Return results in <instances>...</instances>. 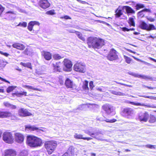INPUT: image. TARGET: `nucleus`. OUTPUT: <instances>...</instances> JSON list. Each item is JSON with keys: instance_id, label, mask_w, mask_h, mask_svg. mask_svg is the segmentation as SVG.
I'll return each mask as SVG.
<instances>
[{"instance_id": "1", "label": "nucleus", "mask_w": 156, "mask_h": 156, "mask_svg": "<svg viewBox=\"0 0 156 156\" xmlns=\"http://www.w3.org/2000/svg\"><path fill=\"white\" fill-rule=\"evenodd\" d=\"M87 44L90 48L99 49L104 45V41L96 37H90L87 39Z\"/></svg>"}, {"instance_id": "2", "label": "nucleus", "mask_w": 156, "mask_h": 156, "mask_svg": "<svg viewBox=\"0 0 156 156\" xmlns=\"http://www.w3.org/2000/svg\"><path fill=\"white\" fill-rule=\"evenodd\" d=\"M57 146L56 142L54 141H48L45 144V147L46 148L48 154H51L54 151Z\"/></svg>"}, {"instance_id": "3", "label": "nucleus", "mask_w": 156, "mask_h": 156, "mask_svg": "<svg viewBox=\"0 0 156 156\" xmlns=\"http://www.w3.org/2000/svg\"><path fill=\"white\" fill-rule=\"evenodd\" d=\"M134 113L133 109L131 108H124L122 112V115L128 118L131 119Z\"/></svg>"}, {"instance_id": "4", "label": "nucleus", "mask_w": 156, "mask_h": 156, "mask_svg": "<svg viewBox=\"0 0 156 156\" xmlns=\"http://www.w3.org/2000/svg\"><path fill=\"white\" fill-rule=\"evenodd\" d=\"M102 108L107 115H113L115 114V109L112 105H105L103 106Z\"/></svg>"}, {"instance_id": "5", "label": "nucleus", "mask_w": 156, "mask_h": 156, "mask_svg": "<svg viewBox=\"0 0 156 156\" xmlns=\"http://www.w3.org/2000/svg\"><path fill=\"white\" fill-rule=\"evenodd\" d=\"M117 51L113 48L111 49L107 56V58L111 61L114 60L118 59Z\"/></svg>"}, {"instance_id": "6", "label": "nucleus", "mask_w": 156, "mask_h": 156, "mask_svg": "<svg viewBox=\"0 0 156 156\" xmlns=\"http://www.w3.org/2000/svg\"><path fill=\"white\" fill-rule=\"evenodd\" d=\"M3 139L6 143L11 144L13 142V137L10 132H5L3 135Z\"/></svg>"}, {"instance_id": "7", "label": "nucleus", "mask_w": 156, "mask_h": 156, "mask_svg": "<svg viewBox=\"0 0 156 156\" xmlns=\"http://www.w3.org/2000/svg\"><path fill=\"white\" fill-rule=\"evenodd\" d=\"M139 27L141 29L147 30H150L155 29L154 26L152 24L148 25L144 21H141L140 23Z\"/></svg>"}, {"instance_id": "8", "label": "nucleus", "mask_w": 156, "mask_h": 156, "mask_svg": "<svg viewBox=\"0 0 156 156\" xmlns=\"http://www.w3.org/2000/svg\"><path fill=\"white\" fill-rule=\"evenodd\" d=\"M149 117L148 112H140L138 115V118L140 122H146Z\"/></svg>"}, {"instance_id": "9", "label": "nucleus", "mask_w": 156, "mask_h": 156, "mask_svg": "<svg viewBox=\"0 0 156 156\" xmlns=\"http://www.w3.org/2000/svg\"><path fill=\"white\" fill-rule=\"evenodd\" d=\"M19 115L21 116L25 117L32 115L31 113L29 112L27 110L24 108H21L19 110Z\"/></svg>"}, {"instance_id": "10", "label": "nucleus", "mask_w": 156, "mask_h": 156, "mask_svg": "<svg viewBox=\"0 0 156 156\" xmlns=\"http://www.w3.org/2000/svg\"><path fill=\"white\" fill-rule=\"evenodd\" d=\"M128 73L135 77L142 78L146 80H152V77L145 75H141L132 72H128Z\"/></svg>"}, {"instance_id": "11", "label": "nucleus", "mask_w": 156, "mask_h": 156, "mask_svg": "<svg viewBox=\"0 0 156 156\" xmlns=\"http://www.w3.org/2000/svg\"><path fill=\"white\" fill-rule=\"evenodd\" d=\"M39 5L40 7L45 9L48 8L50 4L47 0H41L39 2Z\"/></svg>"}, {"instance_id": "12", "label": "nucleus", "mask_w": 156, "mask_h": 156, "mask_svg": "<svg viewBox=\"0 0 156 156\" xmlns=\"http://www.w3.org/2000/svg\"><path fill=\"white\" fill-rule=\"evenodd\" d=\"M103 134L100 132H96L94 133V134L93 135L92 137L100 140L108 141V140L105 139L103 138Z\"/></svg>"}, {"instance_id": "13", "label": "nucleus", "mask_w": 156, "mask_h": 156, "mask_svg": "<svg viewBox=\"0 0 156 156\" xmlns=\"http://www.w3.org/2000/svg\"><path fill=\"white\" fill-rule=\"evenodd\" d=\"M36 137L34 136H29L27 137V143L28 145L31 147H33L34 145V141Z\"/></svg>"}, {"instance_id": "14", "label": "nucleus", "mask_w": 156, "mask_h": 156, "mask_svg": "<svg viewBox=\"0 0 156 156\" xmlns=\"http://www.w3.org/2000/svg\"><path fill=\"white\" fill-rule=\"evenodd\" d=\"M16 151L12 149H7L5 151V156H16Z\"/></svg>"}, {"instance_id": "15", "label": "nucleus", "mask_w": 156, "mask_h": 156, "mask_svg": "<svg viewBox=\"0 0 156 156\" xmlns=\"http://www.w3.org/2000/svg\"><path fill=\"white\" fill-rule=\"evenodd\" d=\"M16 141L18 143H22L24 140L23 136L21 133H17L15 134Z\"/></svg>"}, {"instance_id": "16", "label": "nucleus", "mask_w": 156, "mask_h": 156, "mask_svg": "<svg viewBox=\"0 0 156 156\" xmlns=\"http://www.w3.org/2000/svg\"><path fill=\"white\" fill-rule=\"evenodd\" d=\"M25 130L26 131H28L29 130L32 131L36 130L37 132H40L41 130L39 129L38 128L35 127L34 126H31L30 125H28L25 126Z\"/></svg>"}, {"instance_id": "17", "label": "nucleus", "mask_w": 156, "mask_h": 156, "mask_svg": "<svg viewBox=\"0 0 156 156\" xmlns=\"http://www.w3.org/2000/svg\"><path fill=\"white\" fill-rule=\"evenodd\" d=\"M64 65L66 68H71L73 66L72 62L69 60L65 58L63 62Z\"/></svg>"}, {"instance_id": "18", "label": "nucleus", "mask_w": 156, "mask_h": 156, "mask_svg": "<svg viewBox=\"0 0 156 156\" xmlns=\"http://www.w3.org/2000/svg\"><path fill=\"white\" fill-rule=\"evenodd\" d=\"M42 55L47 60H49L51 58V55L49 52L44 51L42 52Z\"/></svg>"}, {"instance_id": "19", "label": "nucleus", "mask_w": 156, "mask_h": 156, "mask_svg": "<svg viewBox=\"0 0 156 156\" xmlns=\"http://www.w3.org/2000/svg\"><path fill=\"white\" fill-rule=\"evenodd\" d=\"M73 83L69 78H67L65 80V85L67 88H73Z\"/></svg>"}, {"instance_id": "20", "label": "nucleus", "mask_w": 156, "mask_h": 156, "mask_svg": "<svg viewBox=\"0 0 156 156\" xmlns=\"http://www.w3.org/2000/svg\"><path fill=\"white\" fill-rule=\"evenodd\" d=\"M12 46L14 48L21 50H23L25 48L23 44L19 43H15L13 44Z\"/></svg>"}, {"instance_id": "21", "label": "nucleus", "mask_w": 156, "mask_h": 156, "mask_svg": "<svg viewBox=\"0 0 156 156\" xmlns=\"http://www.w3.org/2000/svg\"><path fill=\"white\" fill-rule=\"evenodd\" d=\"M74 137L78 139H83L84 140H89L92 139V138L90 137H83V135L81 134H77L76 133L74 136Z\"/></svg>"}, {"instance_id": "22", "label": "nucleus", "mask_w": 156, "mask_h": 156, "mask_svg": "<svg viewBox=\"0 0 156 156\" xmlns=\"http://www.w3.org/2000/svg\"><path fill=\"white\" fill-rule=\"evenodd\" d=\"M35 24L39 25V23L38 22L35 21H32L29 22L27 27L28 30L30 31H32L33 26Z\"/></svg>"}, {"instance_id": "23", "label": "nucleus", "mask_w": 156, "mask_h": 156, "mask_svg": "<svg viewBox=\"0 0 156 156\" xmlns=\"http://www.w3.org/2000/svg\"><path fill=\"white\" fill-rule=\"evenodd\" d=\"M123 9H126V11L127 14L134 13L135 11L130 7L128 6H124L122 7Z\"/></svg>"}, {"instance_id": "24", "label": "nucleus", "mask_w": 156, "mask_h": 156, "mask_svg": "<svg viewBox=\"0 0 156 156\" xmlns=\"http://www.w3.org/2000/svg\"><path fill=\"white\" fill-rule=\"evenodd\" d=\"M97 119L98 120H100L102 121H105L107 122L110 123L114 122H116V120L115 119H112L110 120L108 119H106L105 117H104V118H103L101 117H97Z\"/></svg>"}, {"instance_id": "25", "label": "nucleus", "mask_w": 156, "mask_h": 156, "mask_svg": "<svg viewBox=\"0 0 156 156\" xmlns=\"http://www.w3.org/2000/svg\"><path fill=\"white\" fill-rule=\"evenodd\" d=\"M85 67V64L82 62H77L74 66L73 68H83Z\"/></svg>"}, {"instance_id": "26", "label": "nucleus", "mask_w": 156, "mask_h": 156, "mask_svg": "<svg viewBox=\"0 0 156 156\" xmlns=\"http://www.w3.org/2000/svg\"><path fill=\"white\" fill-rule=\"evenodd\" d=\"M86 106V105L85 104L81 105H79L77 108L74 109L73 112H79L85 108Z\"/></svg>"}, {"instance_id": "27", "label": "nucleus", "mask_w": 156, "mask_h": 156, "mask_svg": "<svg viewBox=\"0 0 156 156\" xmlns=\"http://www.w3.org/2000/svg\"><path fill=\"white\" fill-rule=\"evenodd\" d=\"M33 147L40 146L42 144L41 140L37 137H36V139H35L34 144Z\"/></svg>"}, {"instance_id": "28", "label": "nucleus", "mask_w": 156, "mask_h": 156, "mask_svg": "<svg viewBox=\"0 0 156 156\" xmlns=\"http://www.w3.org/2000/svg\"><path fill=\"white\" fill-rule=\"evenodd\" d=\"M73 152V147H72L69 148L67 152L65 153L62 156H72V153Z\"/></svg>"}, {"instance_id": "29", "label": "nucleus", "mask_w": 156, "mask_h": 156, "mask_svg": "<svg viewBox=\"0 0 156 156\" xmlns=\"http://www.w3.org/2000/svg\"><path fill=\"white\" fill-rule=\"evenodd\" d=\"M150 10L147 9H144L143 10L139 12L138 13V16L140 17H142L144 16V13L146 12H150Z\"/></svg>"}, {"instance_id": "30", "label": "nucleus", "mask_w": 156, "mask_h": 156, "mask_svg": "<svg viewBox=\"0 0 156 156\" xmlns=\"http://www.w3.org/2000/svg\"><path fill=\"white\" fill-rule=\"evenodd\" d=\"M11 115V113L8 112H2L0 111V117L4 118Z\"/></svg>"}, {"instance_id": "31", "label": "nucleus", "mask_w": 156, "mask_h": 156, "mask_svg": "<svg viewBox=\"0 0 156 156\" xmlns=\"http://www.w3.org/2000/svg\"><path fill=\"white\" fill-rule=\"evenodd\" d=\"M6 14L7 15H8L11 18V19H12L15 18V16L16 14L14 12L12 11L7 12H6Z\"/></svg>"}, {"instance_id": "32", "label": "nucleus", "mask_w": 156, "mask_h": 156, "mask_svg": "<svg viewBox=\"0 0 156 156\" xmlns=\"http://www.w3.org/2000/svg\"><path fill=\"white\" fill-rule=\"evenodd\" d=\"M131 104L133 105H134L136 106H147L148 107H150V108H154V107H153L152 105H144V104H141L140 103H136L134 102H131Z\"/></svg>"}, {"instance_id": "33", "label": "nucleus", "mask_w": 156, "mask_h": 156, "mask_svg": "<svg viewBox=\"0 0 156 156\" xmlns=\"http://www.w3.org/2000/svg\"><path fill=\"white\" fill-rule=\"evenodd\" d=\"M20 64L24 67H27L28 68H32L31 64L30 62H21Z\"/></svg>"}, {"instance_id": "34", "label": "nucleus", "mask_w": 156, "mask_h": 156, "mask_svg": "<svg viewBox=\"0 0 156 156\" xmlns=\"http://www.w3.org/2000/svg\"><path fill=\"white\" fill-rule=\"evenodd\" d=\"M76 34L80 39L83 41H85V38L83 36L82 34L80 32L78 31L76 32Z\"/></svg>"}, {"instance_id": "35", "label": "nucleus", "mask_w": 156, "mask_h": 156, "mask_svg": "<svg viewBox=\"0 0 156 156\" xmlns=\"http://www.w3.org/2000/svg\"><path fill=\"white\" fill-rule=\"evenodd\" d=\"M115 12L116 13V16L117 17H119L122 14V10L120 9H116L115 11Z\"/></svg>"}, {"instance_id": "36", "label": "nucleus", "mask_w": 156, "mask_h": 156, "mask_svg": "<svg viewBox=\"0 0 156 156\" xmlns=\"http://www.w3.org/2000/svg\"><path fill=\"white\" fill-rule=\"evenodd\" d=\"M23 87H24L25 88H27L28 89H32V90H38V91H41V90L38 89V88H34V87L31 86H30L26 85H24L23 86Z\"/></svg>"}, {"instance_id": "37", "label": "nucleus", "mask_w": 156, "mask_h": 156, "mask_svg": "<svg viewBox=\"0 0 156 156\" xmlns=\"http://www.w3.org/2000/svg\"><path fill=\"white\" fill-rule=\"evenodd\" d=\"M156 121V118L155 117L152 115H150V119L149 122L150 123H154Z\"/></svg>"}, {"instance_id": "38", "label": "nucleus", "mask_w": 156, "mask_h": 156, "mask_svg": "<svg viewBox=\"0 0 156 156\" xmlns=\"http://www.w3.org/2000/svg\"><path fill=\"white\" fill-rule=\"evenodd\" d=\"M27 92L25 91L21 92H17L16 93V95L18 97H21L23 95L25 96H27Z\"/></svg>"}, {"instance_id": "39", "label": "nucleus", "mask_w": 156, "mask_h": 156, "mask_svg": "<svg viewBox=\"0 0 156 156\" xmlns=\"http://www.w3.org/2000/svg\"><path fill=\"white\" fill-rule=\"evenodd\" d=\"M112 94L116 95L123 96L125 95V94L123 93L120 92H118L113 90L112 91Z\"/></svg>"}, {"instance_id": "40", "label": "nucleus", "mask_w": 156, "mask_h": 156, "mask_svg": "<svg viewBox=\"0 0 156 156\" xmlns=\"http://www.w3.org/2000/svg\"><path fill=\"white\" fill-rule=\"evenodd\" d=\"M53 57L55 59V60H59L62 58L61 56L57 54H55L53 55Z\"/></svg>"}, {"instance_id": "41", "label": "nucleus", "mask_w": 156, "mask_h": 156, "mask_svg": "<svg viewBox=\"0 0 156 156\" xmlns=\"http://www.w3.org/2000/svg\"><path fill=\"white\" fill-rule=\"evenodd\" d=\"M27 26V23L26 22H20L17 26H20L26 27Z\"/></svg>"}, {"instance_id": "42", "label": "nucleus", "mask_w": 156, "mask_h": 156, "mask_svg": "<svg viewBox=\"0 0 156 156\" xmlns=\"http://www.w3.org/2000/svg\"><path fill=\"white\" fill-rule=\"evenodd\" d=\"M61 63L60 62H55L53 64V67L55 68H60L61 67Z\"/></svg>"}, {"instance_id": "43", "label": "nucleus", "mask_w": 156, "mask_h": 156, "mask_svg": "<svg viewBox=\"0 0 156 156\" xmlns=\"http://www.w3.org/2000/svg\"><path fill=\"white\" fill-rule=\"evenodd\" d=\"M129 24L133 26H135V23L134 22V20L133 18H130L129 20Z\"/></svg>"}, {"instance_id": "44", "label": "nucleus", "mask_w": 156, "mask_h": 156, "mask_svg": "<svg viewBox=\"0 0 156 156\" xmlns=\"http://www.w3.org/2000/svg\"><path fill=\"white\" fill-rule=\"evenodd\" d=\"M88 81L86 80L84 82L83 86V88L85 90H87L88 89Z\"/></svg>"}, {"instance_id": "45", "label": "nucleus", "mask_w": 156, "mask_h": 156, "mask_svg": "<svg viewBox=\"0 0 156 156\" xmlns=\"http://www.w3.org/2000/svg\"><path fill=\"white\" fill-rule=\"evenodd\" d=\"M27 152L26 151H22L20 153L18 156H27Z\"/></svg>"}, {"instance_id": "46", "label": "nucleus", "mask_w": 156, "mask_h": 156, "mask_svg": "<svg viewBox=\"0 0 156 156\" xmlns=\"http://www.w3.org/2000/svg\"><path fill=\"white\" fill-rule=\"evenodd\" d=\"M140 96L145 98H148L156 100V97L152 96H147L146 95Z\"/></svg>"}, {"instance_id": "47", "label": "nucleus", "mask_w": 156, "mask_h": 156, "mask_svg": "<svg viewBox=\"0 0 156 156\" xmlns=\"http://www.w3.org/2000/svg\"><path fill=\"white\" fill-rule=\"evenodd\" d=\"M136 9L138 10L140 8H142L144 7V6L143 4H137L136 5Z\"/></svg>"}, {"instance_id": "48", "label": "nucleus", "mask_w": 156, "mask_h": 156, "mask_svg": "<svg viewBox=\"0 0 156 156\" xmlns=\"http://www.w3.org/2000/svg\"><path fill=\"white\" fill-rule=\"evenodd\" d=\"M14 89V87L13 86L9 87L7 89V92L8 93H9L12 91Z\"/></svg>"}, {"instance_id": "49", "label": "nucleus", "mask_w": 156, "mask_h": 156, "mask_svg": "<svg viewBox=\"0 0 156 156\" xmlns=\"http://www.w3.org/2000/svg\"><path fill=\"white\" fill-rule=\"evenodd\" d=\"M84 132L85 133L88 134L90 136L92 137L93 136V135H94V133H91L90 131L88 130H85Z\"/></svg>"}, {"instance_id": "50", "label": "nucleus", "mask_w": 156, "mask_h": 156, "mask_svg": "<svg viewBox=\"0 0 156 156\" xmlns=\"http://www.w3.org/2000/svg\"><path fill=\"white\" fill-rule=\"evenodd\" d=\"M125 58L126 61V62L128 63H130L131 61V59L130 58L126 56H124Z\"/></svg>"}, {"instance_id": "51", "label": "nucleus", "mask_w": 156, "mask_h": 156, "mask_svg": "<svg viewBox=\"0 0 156 156\" xmlns=\"http://www.w3.org/2000/svg\"><path fill=\"white\" fill-rule=\"evenodd\" d=\"M54 10H51L48 11L46 12V13L47 14L52 15L54 14Z\"/></svg>"}, {"instance_id": "52", "label": "nucleus", "mask_w": 156, "mask_h": 156, "mask_svg": "<svg viewBox=\"0 0 156 156\" xmlns=\"http://www.w3.org/2000/svg\"><path fill=\"white\" fill-rule=\"evenodd\" d=\"M24 54L27 55H30L31 53L30 52V51L28 50L27 49H26L24 51Z\"/></svg>"}, {"instance_id": "53", "label": "nucleus", "mask_w": 156, "mask_h": 156, "mask_svg": "<svg viewBox=\"0 0 156 156\" xmlns=\"http://www.w3.org/2000/svg\"><path fill=\"white\" fill-rule=\"evenodd\" d=\"M76 71H79L81 73H84L85 71L84 70V69H74Z\"/></svg>"}, {"instance_id": "54", "label": "nucleus", "mask_w": 156, "mask_h": 156, "mask_svg": "<svg viewBox=\"0 0 156 156\" xmlns=\"http://www.w3.org/2000/svg\"><path fill=\"white\" fill-rule=\"evenodd\" d=\"M0 53L2 55H3L6 57H8L9 55V54L6 52H3L2 51H0Z\"/></svg>"}, {"instance_id": "55", "label": "nucleus", "mask_w": 156, "mask_h": 156, "mask_svg": "<svg viewBox=\"0 0 156 156\" xmlns=\"http://www.w3.org/2000/svg\"><path fill=\"white\" fill-rule=\"evenodd\" d=\"M4 104L6 107L9 108H10L11 105V104L7 102H4Z\"/></svg>"}, {"instance_id": "56", "label": "nucleus", "mask_w": 156, "mask_h": 156, "mask_svg": "<svg viewBox=\"0 0 156 156\" xmlns=\"http://www.w3.org/2000/svg\"><path fill=\"white\" fill-rule=\"evenodd\" d=\"M148 20L151 22H154L155 21V19L151 17H149L147 18Z\"/></svg>"}, {"instance_id": "57", "label": "nucleus", "mask_w": 156, "mask_h": 156, "mask_svg": "<svg viewBox=\"0 0 156 156\" xmlns=\"http://www.w3.org/2000/svg\"><path fill=\"white\" fill-rule=\"evenodd\" d=\"M4 10V8L1 5H0V13L1 14Z\"/></svg>"}, {"instance_id": "58", "label": "nucleus", "mask_w": 156, "mask_h": 156, "mask_svg": "<svg viewBox=\"0 0 156 156\" xmlns=\"http://www.w3.org/2000/svg\"><path fill=\"white\" fill-rule=\"evenodd\" d=\"M89 86L90 88L91 89H92L93 87H94L93 85V82L92 81H91L89 83Z\"/></svg>"}, {"instance_id": "59", "label": "nucleus", "mask_w": 156, "mask_h": 156, "mask_svg": "<svg viewBox=\"0 0 156 156\" xmlns=\"http://www.w3.org/2000/svg\"><path fill=\"white\" fill-rule=\"evenodd\" d=\"M154 145H147L146 146V147H147L150 148H155V147H154Z\"/></svg>"}, {"instance_id": "60", "label": "nucleus", "mask_w": 156, "mask_h": 156, "mask_svg": "<svg viewBox=\"0 0 156 156\" xmlns=\"http://www.w3.org/2000/svg\"><path fill=\"white\" fill-rule=\"evenodd\" d=\"M122 30L123 31H129V29L126 27H123L122 28Z\"/></svg>"}, {"instance_id": "61", "label": "nucleus", "mask_w": 156, "mask_h": 156, "mask_svg": "<svg viewBox=\"0 0 156 156\" xmlns=\"http://www.w3.org/2000/svg\"><path fill=\"white\" fill-rule=\"evenodd\" d=\"M78 2L81 3L83 4H87V3L85 1H82L80 0H76Z\"/></svg>"}, {"instance_id": "62", "label": "nucleus", "mask_w": 156, "mask_h": 156, "mask_svg": "<svg viewBox=\"0 0 156 156\" xmlns=\"http://www.w3.org/2000/svg\"><path fill=\"white\" fill-rule=\"evenodd\" d=\"M0 79L1 80H2L3 81L8 83H10V82L9 81L6 80L5 79H3V78L1 77H0Z\"/></svg>"}, {"instance_id": "63", "label": "nucleus", "mask_w": 156, "mask_h": 156, "mask_svg": "<svg viewBox=\"0 0 156 156\" xmlns=\"http://www.w3.org/2000/svg\"><path fill=\"white\" fill-rule=\"evenodd\" d=\"M10 108L12 109H15L16 108V105L11 104Z\"/></svg>"}, {"instance_id": "64", "label": "nucleus", "mask_w": 156, "mask_h": 156, "mask_svg": "<svg viewBox=\"0 0 156 156\" xmlns=\"http://www.w3.org/2000/svg\"><path fill=\"white\" fill-rule=\"evenodd\" d=\"M67 30L69 32V33H76V31L75 30H72V29H70V30Z\"/></svg>"}]
</instances>
